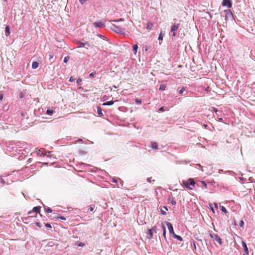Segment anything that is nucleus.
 Instances as JSON below:
<instances>
[{
  "mask_svg": "<svg viewBox=\"0 0 255 255\" xmlns=\"http://www.w3.org/2000/svg\"><path fill=\"white\" fill-rule=\"evenodd\" d=\"M110 29L117 33L120 34L122 35L125 34V28L117 26L114 24H111L110 26Z\"/></svg>",
  "mask_w": 255,
  "mask_h": 255,
  "instance_id": "obj_1",
  "label": "nucleus"
},
{
  "mask_svg": "<svg viewBox=\"0 0 255 255\" xmlns=\"http://www.w3.org/2000/svg\"><path fill=\"white\" fill-rule=\"evenodd\" d=\"M166 86L165 84H162L160 85L159 89L160 91H164L166 89Z\"/></svg>",
  "mask_w": 255,
  "mask_h": 255,
  "instance_id": "obj_25",
  "label": "nucleus"
},
{
  "mask_svg": "<svg viewBox=\"0 0 255 255\" xmlns=\"http://www.w3.org/2000/svg\"><path fill=\"white\" fill-rule=\"evenodd\" d=\"M5 34L6 36L10 34V27L8 25L6 26L5 28Z\"/></svg>",
  "mask_w": 255,
  "mask_h": 255,
  "instance_id": "obj_17",
  "label": "nucleus"
},
{
  "mask_svg": "<svg viewBox=\"0 0 255 255\" xmlns=\"http://www.w3.org/2000/svg\"><path fill=\"white\" fill-rule=\"evenodd\" d=\"M168 200L172 204V205L175 206L176 204V202L174 200V198L169 196Z\"/></svg>",
  "mask_w": 255,
  "mask_h": 255,
  "instance_id": "obj_15",
  "label": "nucleus"
},
{
  "mask_svg": "<svg viewBox=\"0 0 255 255\" xmlns=\"http://www.w3.org/2000/svg\"><path fill=\"white\" fill-rule=\"evenodd\" d=\"M233 224H234V226H236L237 225V224L236 223L235 220L234 221Z\"/></svg>",
  "mask_w": 255,
  "mask_h": 255,
  "instance_id": "obj_64",
  "label": "nucleus"
},
{
  "mask_svg": "<svg viewBox=\"0 0 255 255\" xmlns=\"http://www.w3.org/2000/svg\"><path fill=\"white\" fill-rule=\"evenodd\" d=\"M35 225L38 227L39 228H41V225L40 224V223L39 222H35Z\"/></svg>",
  "mask_w": 255,
  "mask_h": 255,
  "instance_id": "obj_44",
  "label": "nucleus"
},
{
  "mask_svg": "<svg viewBox=\"0 0 255 255\" xmlns=\"http://www.w3.org/2000/svg\"><path fill=\"white\" fill-rule=\"evenodd\" d=\"M244 222L243 220L240 221V226L241 228H244Z\"/></svg>",
  "mask_w": 255,
  "mask_h": 255,
  "instance_id": "obj_37",
  "label": "nucleus"
},
{
  "mask_svg": "<svg viewBox=\"0 0 255 255\" xmlns=\"http://www.w3.org/2000/svg\"><path fill=\"white\" fill-rule=\"evenodd\" d=\"M193 245H194V248L195 250L196 249V244H195V243L194 241L193 242Z\"/></svg>",
  "mask_w": 255,
  "mask_h": 255,
  "instance_id": "obj_56",
  "label": "nucleus"
},
{
  "mask_svg": "<svg viewBox=\"0 0 255 255\" xmlns=\"http://www.w3.org/2000/svg\"><path fill=\"white\" fill-rule=\"evenodd\" d=\"M87 0H79V2L81 3V4H83Z\"/></svg>",
  "mask_w": 255,
  "mask_h": 255,
  "instance_id": "obj_47",
  "label": "nucleus"
},
{
  "mask_svg": "<svg viewBox=\"0 0 255 255\" xmlns=\"http://www.w3.org/2000/svg\"><path fill=\"white\" fill-rule=\"evenodd\" d=\"M35 217V216H28L27 217H25V220H27L28 219H29V218H30L31 217Z\"/></svg>",
  "mask_w": 255,
  "mask_h": 255,
  "instance_id": "obj_55",
  "label": "nucleus"
},
{
  "mask_svg": "<svg viewBox=\"0 0 255 255\" xmlns=\"http://www.w3.org/2000/svg\"><path fill=\"white\" fill-rule=\"evenodd\" d=\"M196 239L199 242V243H201L203 245V242L201 239H198L196 238Z\"/></svg>",
  "mask_w": 255,
  "mask_h": 255,
  "instance_id": "obj_52",
  "label": "nucleus"
},
{
  "mask_svg": "<svg viewBox=\"0 0 255 255\" xmlns=\"http://www.w3.org/2000/svg\"><path fill=\"white\" fill-rule=\"evenodd\" d=\"M147 234L149 235V237H148V239H151L153 238L152 230L148 229Z\"/></svg>",
  "mask_w": 255,
  "mask_h": 255,
  "instance_id": "obj_23",
  "label": "nucleus"
},
{
  "mask_svg": "<svg viewBox=\"0 0 255 255\" xmlns=\"http://www.w3.org/2000/svg\"><path fill=\"white\" fill-rule=\"evenodd\" d=\"M210 210L212 211L213 213H215V211H214V209L213 208V207L212 206H211V205H210Z\"/></svg>",
  "mask_w": 255,
  "mask_h": 255,
  "instance_id": "obj_50",
  "label": "nucleus"
},
{
  "mask_svg": "<svg viewBox=\"0 0 255 255\" xmlns=\"http://www.w3.org/2000/svg\"><path fill=\"white\" fill-rule=\"evenodd\" d=\"M182 183L186 188L190 190L193 189L192 187H194L196 184L194 179L192 178H189L187 181L183 180Z\"/></svg>",
  "mask_w": 255,
  "mask_h": 255,
  "instance_id": "obj_2",
  "label": "nucleus"
},
{
  "mask_svg": "<svg viewBox=\"0 0 255 255\" xmlns=\"http://www.w3.org/2000/svg\"><path fill=\"white\" fill-rule=\"evenodd\" d=\"M155 229H156V227L154 226V227H152V229H150V230H152V232H153V231H155Z\"/></svg>",
  "mask_w": 255,
  "mask_h": 255,
  "instance_id": "obj_60",
  "label": "nucleus"
},
{
  "mask_svg": "<svg viewBox=\"0 0 255 255\" xmlns=\"http://www.w3.org/2000/svg\"><path fill=\"white\" fill-rule=\"evenodd\" d=\"M93 25L96 27H99V28H102V27H105V24L102 22V21H99V22H95L93 23Z\"/></svg>",
  "mask_w": 255,
  "mask_h": 255,
  "instance_id": "obj_9",
  "label": "nucleus"
},
{
  "mask_svg": "<svg viewBox=\"0 0 255 255\" xmlns=\"http://www.w3.org/2000/svg\"><path fill=\"white\" fill-rule=\"evenodd\" d=\"M114 103L113 101H108L103 104V106H112Z\"/></svg>",
  "mask_w": 255,
  "mask_h": 255,
  "instance_id": "obj_20",
  "label": "nucleus"
},
{
  "mask_svg": "<svg viewBox=\"0 0 255 255\" xmlns=\"http://www.w3.org/2000/svg\"><path fill=\"white\" fill-rule=\"evenodd\" d=\"M165 224H166V225L167 226L168 230H169V233L170 234H171L172 236H173L174 234H175L174 232V230H173V226H172V225L171 224V223L169 222H165Z\"/></svg>",
  "mask_w": 255,
  "mask_h": 255,
  "instance_id": "obj_7",
  "label": "nucleus"
},
{
  "mask_svg": "<svg viewBox=\"0 0 255 255\" xmlns=\"http://www.w3.org/2000/svg\"><path fill=\"white\" fill-rule=\"evenodd\" d=\"M89 210L91 212H92L93 210H94V207H90V208H89Z\"/></svg>",
  "mask_w": 255,
  "mask_h": 255,
  "instance_id": "obj_57",
  "label": "nucleus"
},
{
  "mask_svg": "<svg viewBox=\"0 0 255 255\" xmlns=\"http://www.w3.org/2000/svg\"><path fill=\"white\" fill-rule=\"evenodd\" d=\"M214 206H215V207L216 209H218V204H217V203H214Z\"/></svg>",
  "mask_w": 255,
  "mask_h": 255,
  "instance_id": "obj_61",
  "label": "nucleus"
},
{
  "mask_svg": "<svg viewBox=\"0 0 255 255\" xmlns=\"http://www.w3.org/2000/svg\"><path fill=\"white\" fill-rule=\"evenodd\" d=\"M151 179H152V177H148L147 178V181L149 182V183H151Z\"/></svg>",
  "mask_w": 255,
  "mask_h": 255,
  "instance_id": "obj_49",
  "label": "nucleus"
},
{
  "mask_svg": "<svg viewBox=\"0 0 255 255\" xmlns=\"http://www.w3.org/2000/svg\"><path fill=\"white\" fill-rule=\"evenodd\" d=\"M172 237L178 241H182L183 240V239L181 236L177 235L176 234H174Z\"/></svg>",
  "mask_w": 255,
  "mask_h": 255,
  "instance_id": "obj_24",
  "label": "nucleus"
},
{
  "mask_svg": "<svg viewBox=\"0 0 255 255\" xmlns=\"http://www.w3.org/2000/svg\"><path fill=\"white\" fill-rule=\"evenodd\" d=\"M41 209L40 206H36L33 208L32 210V212H35L36 213H39Z\"/></svg>",
  "mask_w": 255,
  "mask_h": 255,
  "instance_id": "obj_13",
  "label": "nucleus"
},
{
  "mask_svg": "<svg viewBox=\"0 0 255 255\" xmlns=\"http://www.w3.org/2000/svg\"><path fill=\"white\" fill-rule=\"evenodd\" d=\"M163 209L164 210H163L162 209H161L160 210L161 214L163 215H166V211H168V208L166 206H163Z\"/></svg>",
  "mask_w": 255,
  "mask_h": 255,
  "instance_id": "obj_18",
  "label": "nucleus"
},
{
  "mask_svg": "<svg viewBox=\"0 0 255 255\" xmlns=\"http://www.w3.org/2000/svg\"><path fill=\"white\" fill-rule=\"evenodd\" d=\"M97 36H98V37H100V38H102V39H106L107 38L105 36L102 35H101V34H98L97 35Z\"/></svg>",
  "mask_w": 255,
  "mask_h": 255,
  "instance_id": "obj_39",
  "label": "nucleus"
},
{
  "mask_svg": "<svg viewBox=\"0 0 255 255\" xmlns=\"http://www.w3.org/2000/svg\"><path fill=\"white\" fill-rule=\"evenodd\" d=\"M26 145V142L24 141H17L15 142V145L17 148H22Z\"/></svg>",
  "mask_w": 255,
  "mask_h": 255,
  "instance_id": "obj_11",
  "label": "nucleus"
},
{
  "mask_svg": "<svg viewBox=\"0 0 255 255\" xmlns=\"http://www.w3.org/2000/svg\"><path fill=\"white\" fill-rule=\"evenodd\" d=\"M0 182L1 184H5V181L4 180V179L2 178H0Z\"/></svg>",
  "mask_w": 255,
  "mask_h": 255,
  "instance_id": "obj_45",
  "label": "nucleus"
},
{
  "mask_svg": "<svg viewBox=\"0 0 255 255\" xmlns=\"http://www.w3.org/2000/svg\"><path fill=\"white\" fill-rule=\"evenodd\" d=\"M79 153L80 154V155H85L86 154V152L84 151V150H80L79 151Z\"/></svg>",
  "mask_w": 255,
  "mask_h": 255,
  "instance_id": "obj_35",
  "label": "nucleus"
},
{
  "mask_svg": "<svg viewBox=\"0 0 255 255\" xmlns=\"http://www.w3.org/2000/svg\"><path fill=\"white\" fill-rule=\"evenodd\" d=\"M135 102L137 105H140L141 103V100L139 99H135Z\"/></svg>",
  "mask_w": 255,
  "mask_h": 255,
  "instance_id": "obj_33",
  "label": "nucleus"
},
{
  "mask_svg": "<svg viewBox=\"0 0 255 255\" xmlns=\"http://www.w3.org/2000/svg\"><path fill=\"white\" fill-rule=\"evenodd\" d=\"M82 82V79L81 78H78L77 81H76V83L78 84H80Z\"/></svg>",
  "mask_w": 255,
  "mask_h": 255,
  "instance_id": "obj_42",
  "label": "nucleus"
},
{
  "mask_svg": "<svg viewBox=\"0 0 255 255\" xmlns=\"http://www.w3.org/2000/svg\"><path fill=\"white\" fill-rule=\"evenodd\" d=\"M39 64L37 62H33L32 63V68L33 69H36L38 67Z\"/></svg>",
  "mask_w": 255,
  "mask_h": 255,
  "instance_id": "obj_22",
  "label": "nucleus"
},
{
  "mask_svg": "<svg viewBox=\"0 0 255 255\" xmlns=\"http://www.w3.org/2000/svg\"><path fill=\"white\" fill-rule=\"evenodd\" d=\"M179 94L182 95H186L187 94V92L185 91V88H181V89L179 91Z\"/></svg>",
  "mask_w": 255,
  "mask_h": 255,
  "instance_id": "obj_14",
  "label": "nucleus"
},
{
  "mask_svg": "<svg viewBox=\"0 0 255 255\" xmlns=\"http://www.w3.org/2000/svg\"><path fill=\"white\" fill-rule=\"evenodd\" d=\"M209 236L211 238L213 239L215 241L218 243L220 245L223 244L222 239L217 234L210 233Z\"/></svg>",
  "mask_w": 255,
  "mask_h": 255,
  "instance_id": "obj_4",
  "label": "nucleus"
},
{
  "mask_svg": "<svg viewBox=\"0 0 255 255\" xmlns=\"http://www.w3.org/2000/svg\"><path fill=\"white\" fill-rule=\"evenodd\" d=\"M45 210L48 213H50L52 212V210L50 208L47 207V208H45Z\"/></svg>",
  "mask_w": 255,
  "mask_h": 255,
  "instance_id": "obj_36",
  "label": "nucleus"
},
{
  "mask_svg": "<svg viewBox=\"0 0 255 255\" xmlns=\"http://www.w3.org/2000/svg\"><path fill=\"white\" fill-rule=\"evenodd\" d=\"M102 111L103 110L100 107H97V113L100 117H103L104 116Z\"/></svg>",
  "mask_w": 255,
  "mask_h": 255,
  "instance_id": "obj_16",
  "label": "nucleus"
},
{
  "mask_svg": "<svg viewBox=\"0 0 255 255\" xmlns=\"http://www.w3.org/2000/svg\"><path fill=\"white\" fill-rule=\"evenodd\" d=\"M242 246L244 248V253H245V254L244 255H248L249 254V252L248 248L247 247L246 242L245 241H243L242 242Z\"/></svg>",
  "mask_w": 255,
  "mask_h": 255,
  "instance_id": "obj_10",
  "label": "nucleus"
},
{
  "mask_svg": "<svg viewBox=\"0 0 255 255\" xmlns=\"http://www.w3.org/2000/svg\"><path fill=\"white\" fill-rule=\"evenodd\" d=\"M80 165L82 166H88L89 165L84 163H80Z\"/></svg>",
  "mask_w": 255,
  "mask_h": 255,
  "instance_id": "obj_48",
  "label": "nucleus"
},
{
  "mask_svg": "<svg viewBox=\"0 0 255 255\" xmlns=\"http://www.w3.org/2000/svg\"><path fill=\"white\" fill-rule=\"evenodd\" d=\"M222 5L223 6H227L228 8H230L232 6V2L231 0H223Z\"/></svg>",
  "mask_w": 255,
  "mask_h": 255,
  "instance_id": "obj_6",
  "label": "nucleus"
},
{
  "mask_svg": "<svg viewBox=\"0 0 255 255\" xmlns=\"http://www.w3.org/2000/svg\"><path fill=\"white\" fill-rule=\"evenodd\" d=\"M162 230H163V236L164 238L166 240V228H165V226L163 225H162Z\"/></svg>",
  "mask_w": 255,
  "mask_h": 255,
  "instance_id": "obj_26",
  "label": "nucleus"
},
{
  "mask_svg": "<svg viewBox=\"0 0 255 255\" xmlns=\"http://www.w3.org/2000/svg\"><path fill=\"white\" fill-rule=\"evenodd\" d=\"M172 33V36L175 37L176 35V32H171Z\"/></svg>",
  "mask_w": 255,
  "mask_h": 255,
  "instance_id": "obj_53",
  "label": "nucleus"
},
{
  "mask_svg": "<svg viewBox=\"0 0 255 255\" xmlns=\"http://www.w3.org/2000/svg\"><path fill=\"white\" fill-rule=\"evenodd\" d=\"M138 49V46L136 44L133 45L132 46V49L134 51L135 53L137 52Z\"/></svg>",
  "mask_w": 255,
  "mask_h": 255,
  "instance_id": "obj_30",
  "label": "nucleus"
},
{
  "mask_svg": "<svg viewBox=\"0 0 255 255\" xmlns=\"http://www.w3.org/2000/svg\"><path fill=\"white\" fill-rule=\"evenodd\" d=\"M54 113V111L52 109H48L46 112L47 115L51 116Z\"/></svg>",
  "mask_w": 255,
  "mask_h": 255,
  "instance_id": "obj_21",
  "label": "nucleus"
},
{
  "mask_svg": "<svg viewBox=\"0 0 255 255\" xmlns=\"http://www.w3.org/2000/svg\"><path fill=\"white\" fill-rule=\"evenodd\" d=\"M152 26H153L152 23L150 22H147V25H146V28L147 29L150 30L151 29Z\"/></svg>",
  "mask_w": 255,
  "mask_h": 255,
  "instance_id": "obj_27",
  "label": "nucleus"
},
{
  "mask_svg": "<svg viewBox=\"0 0 255 255\" xmlns=\"http://www.w3.org/2000/svg\"><path fill=\"white\" fill-rule=\"evenodd\" d=\"M221 210L222 212L226 214L227 213V211L226 209L225 208V207H224L223 206H221Z\"/></svg>",
  "mask_w": 255,
  "mask_h": 255,
  "instance_id": "obj_31",
  "label": "nucleus"
},
{
  "mask_svg": "<svg viewBox=\"0 0 255 255\" xmlns=\"http://www.w3.org/2000/svg\"><path fill=\"white\" fill-rule=\"evenodd\" d=\"M166 110V107H162L159 109V111L162 112L165 111Z\"/></svg>",
  "mask_w": 255,
  "mask_h": 255,
  "instance_id": "obj_34",
  "label": "nucleus"
},
{
  "mask_svg": "<svg viewBox=\"0 0 255 255\" xmlns=\"http://www.w3.org/2000/svg\"><path fill=\"white\" fill-rule=\"evenodd\" d=\"M218 120L220 122H222L223 119L222 118H220L218 119Z\"/></svg>",
  "mask_w": 255,
  "mask_h": 255,
  "instance_id": "obj_62",
  "label": "nucleus"
},
{
  "mask_svg": "<svg viewBox=\"0 0 255 255\" xmlns=\"http://www.w3.org/2000/svg\"><path fill=\"white\" fill-rule=\"evenodd\" d=\"M95 74H96V72H92L90 74L89 77L93 78V77H94Z\"/></svg>",
  "mask_w": 255,
  "mask_h": 255,
  "instance_id": "obj_38",
  "label": "nucleus"
},
{
  "mask_svg": "<svg viewBox=\"0 0 255 255\" xmlns=\"http://www.w3.org/2000/svg\"><path fill=\"white\" fill-rule=\"evenodd\" d=\"M201 183L203 186H205L206 188H207V184L205 181H201Z\"/></svg>",
  "mask_w": 255,
  "mask_h": 255,
  "instance_id": "obj_43",
  "label": "nucleus"
},
{
  "mask_svg": "<svg viewBox=\"0 0 255 255\" xmlns=\"http://www.w3.org/2000/svg\"><path fill=\"white\" fill-rule=\"evenodd\" d=\"M163 36H164V34L162 33V32L161 31L159 35L158 40H162Z\"/></svg>",
  "mask_w": 255,
  "mask_h": 255,
  "instance_id": "obj_29",
  "label": "nucleus"
},
{
  "mask_svg": "<svg viewBox=\"0 0 255 255\" xmlns=\"http://www.w3.org/2000/svg\"><path fill=\"white\" fill-rule=\"evenodd\" d=\"M112 181L114 183H117V180L115 178H113Z\"/></svg>",
  "mask_w": 255,
  "mask_h": 255,
  "instance_id": "obj_58",
  "label": "nucleus"
},
{
  "mask_svg": "<svg viewBox=\"0 0 255 255\" xmlns=\"http://www.w3.org/2000/svg\"><path fill=\"white\" fill-rule=\"evenodd\" d=\"M123 20H124L123 19L121 18L119 20H112V21L117 22V21H123Z\"/></svg>",
  "mask_w": 255,
  "mask_h": 255,
  "instance_id": "obj_51",
  "label": "nucleus"
},
{
  "mask_svg": "<svg viewBox=\"0 0 255 255\" xmlns=\"http://www.w3.org/2000/svg\"><path fill=\"white\" fill-rule=\"evenodd\" d=\"M69 59H70V57H69V56H66V57H64V58L63 62H64V63H66L69 61Z\"/></svg>",
  "mask_w": 255,
  "mask_h": 255,
  "instance_id": "obj_32",
  "label": "nucleus"
},
{
  "mask_svg": "<svg viewBox=\"0 0 255 255\" xmlns=\"http://www.w3.org/2000/svg\"><path fill=\"white\" fill-rule=\"evenodd\" d=\"M180 26V23H174L172 24V25L171 26V32H176L177 29H178L179 27Z\"/></svg>",
  "mask_w": 255,
  "mask_h": 255,
  "instance_id": "obj_8",
  "label": "nucleus"
},
{
  "mask_svg": "<svg viewBox=\"0 0 255 255\" xmlns=\"http://www.w3.org/2000/svg\"><path fill=\"white\" fill-rule=\"evenodd\" d=\"M151 148L154 149H156V150L158 149V145L156 142H151Z\"/></svg>",
  "mask_w": 255,
  "mask_h": 255,
  "instance_id": "obj_19",
  "label": "nucleus"
},
{
  "mask_svg": "<svg viewBox=\"0 0 255 255\" xmlns=\"http://www.w3.org/2000/svg\"><path fill=\"white\" fill-rule=\"evenodd\" d=\"M78 46L77 48L85 47L87 49L92 47L91 44L87 41L83 40L82 41H78L77 42Z\"/></svg>",
  "mask_w": 255,
  "mask_h": 255,
  "instance_id": "obj_3",
  "label": "nucleus"
},
{
  "mask_svg": "<svg viewBox=\"0 0 255 255\" xmlns=\"http://www.w3.org/2000/svg\"><path fill=\"white\" fill-rule=\"evenodd\" d=\"M25 94H26V91H23L22 92H21L19 93V98L20 99H22V98H24V96H25Z\"/></svg>",
  "mask_w": 255,
  "mask_h": 255,
  "instance_id": "obj_28",
  "label": "nucleus"
},
{
  "mask_svg": "<svg viewBox=\"0 0 255 255\" xmlns=\"http://www.w3.org/2000/svg\"><path fill=\"white\" fill-rule=\"evenodd\" d=\"M32 213H33V212H32V210H31V211H29V212H28V214H31Z\"/></svg>",
  "mask_w": 255,
  "mask_h": 255,
  "instance_id": "obj_63",
  "label": "nucleus"
},
{
  "mask_svg": "<svg viewBox=\"0 0 255 255\" xmlns=\"http://www.w3.org/2000/svg\"><path fill=\"white\" fill-rule=\"evenodd\" d=\"M3 95L2 94H0V100H2V99H3Z\"/></svg>",
  "mask_w": 255,
  "mask_h": 255,
  "instance_id": "obj_59",
  "label": "nucleus"
},
{
  "mask_svg": "<svg viewBox=\"0 0 255 255\" xmlns=\"http://www.w3.org/2000/svg\"><path fill=\"white\" fill-rule=\"evenodd\" d=\"M224 12L225 13V19L226 20H233V14L230 9L225 10Z\"/></svg>",
  "mask_w": 255,
  "mask_h": 255,
  "instance_id": "obj_5",
  "label": "nucleus"
},
{
  "mask_svg": "<svg viewBox=\"0 0 255 255\" xmlns=\"http://www.w3.org/2000/svg\"><path fill=\"white\" fill-rule=\"evenodd\" d=\"M45 226L46 227H47L48 228H52V227H51V226L50 223H45Z\"/></svg>",
  "mask_w": 255,
  "mask_h": 255,
  "instance_id": "obj_40",
  "label": "nucleus"
},
{
  "mask_svg": "<svg viewBox=\"0 0 255 255\" xmlns=\"http://www.w3.org/2000/svg\"><path fill=\"white\" fill-rule=\"evenodd\" d=\"M75 81V79L73 77H71L69 80V81L71 82H73Z\"/></svg>",
  "mask_w": 255,
  "mask_h": 255,
  "instance_id": "obj_46",
  "label": "nucleus"
},
{
  "mask_svg": "<svg viewBox=\"0 0 255 255\" xmlns=\"http://www.w3.org/2000/svg\"><path fill=\"white\" fill-rule=\"evenodd\" d=\"M77 245L79 246V247H83L85 246V244L83 243H81V242H80L79 243H77Z\"/></svg>",
  "mask_w": 255,
  "mask_h": 255,
  "instance_id": "obj_41",
  "label": "nucleus"
},
{
  "mask_svg": "<svg viewBox=\"0 0 255 255\" xmlns=\"http://www.w3.org/2000/svg\"><path fill=\"white\" fill-rule=\"evenodd\" d=\"M54 214L55 215V216L53 217L54 219L56 220L60 219L64 221L66 220V218L65 217L59 216L58 214L56 213H54Z\"/></svg>",
  "mask_w": 255,
  "mask_h": 255,
  "instance_id": "obj_12",
  "label": "nucleus"
},
{
  "mask_svg": "<svg viewBox=\"0 0 255 255\" xmlns=\"http://www.w3.org/2000/svg\"><path fill=\"white\" fill-rule=\"evenodd\" d=\"M227 172L229 173L230 174H232L234 173V172L233 171H231V170H228Z\"/></svg>",
  "mask_w": 255,
  "mask_h": 255,
  "instance_id": "obj_54",
  "label": "nucleus"
}]
</instances>
